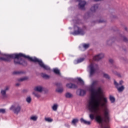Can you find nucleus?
Here are the masks:
<instances>
[{
	"mask_svg": "<svg viewBox=\"0 0 128 128\" xmlns=\"http://www.w3.org/2000/svg\"><path fill=\"white\" fill-rule=\"evenodd\" d=\"M98 84V81L94 80L89 86L90 96L88 100V106L90 110H96L98 106H106V104L108 102V98L104 96L102 88L101 87H98L96 90Z\"/></svg>",
	"mask_w": 128,
	"mask_h": 128,
	"instance_id": "obj_1",
	"label": "nucleus"
},
{
	"mask_svg": "<svg viewBox=\"0 0 128 128\" xmlns=\"http://www.w3.org/2000/svg\"><path fill=\"white\" fill-rule=\"evenodd\" d=\"M87 106L90 113L89 114V118L91 120H94L96 116V120L100 124V126L102 128H107L104 122L108 124L110 122V110L108 108V102L106 104V106L99 105L96 109L90 110L88 107V102Z\"/></svg>",
	"mask_w": 128,
	"mask_h": 128,
	"instance_id": "obj_2",
	"label": "nucleus"
},
{
	"mask_svg": "<svg viewBox=\"0 0 128 128\" xmlns=\"http://www.w3.org/2000/svg\"><path fill=\"white\" fill-rule=\"evenodd\" d=\"M22 58H28L29 60L34 62H38L40 68H42L44 70H50V68L44 64V62H42V60H39L36 58H32V57H30V56H26L22 53H20L19 54H8L6 55V58L1 57L0 58V60H4L5 62H10V59L14 58L15 64H22L23 66H26V62Z\"/></svg>",
	"mask_w": 128,
	"mask_h": 128,
	"instance_id": "obj_3",
	"label": "nucleus"
},
{
	"mask_svg": "<svg viewBox=\"0 0 128 128\" xmlns=\"http://www.w3.org/2000/svg\"><path fill=\"white\" fill-rule=\"evenodd\" d=\"M10 110L16 114H18L22 110V106L18 104H16L10 108Z\"/></svg>",
	"mask_w": 128,
	"mask_h": 128,
	"instance_id": "obj_4",
	"label": "nucleus"
},
{
	"mask_svg": "<svg viewBox=\"0 0 128 128\" xmlns=\"http://www.w3.org/2000/svg\"><path fill=\"white\" fill-rule=\"evenodd\" d=\"M74 32H72L71 34H73V36H78V34H80L81 36H84L86 32L78 28V26H74Z\"/></svg>",
	"mask_w": 128,
	"mask_h": 128,
	"instance_id": "obj_5",
	"label": "nucleus"
},
{
	"mask_svg": "<svg viewBox=\"0 0 128 128\" xmlns=\"http://www.w3.org/2000/svg\"><path fill=\"white\" fill-rule=\"evenodd\" d=\"M88 68L90 70V76H93L94 74V72H96V70L98 68V66L96 64H91L88 66Z\"/></svg>",
	"mask_w": 128,
	"mask_h": 128,
	"instance_id": "obj_6",
	"label": "nucleus"
},
{
	"mask_svg": "<svg viewBox=\"0 0 128 128\" xmlns=\"http://www.w3.org/2000/svg\"><path fill=\"white\" fill-rule=\"evenodd\" d=\"M78 8L79 10H86V2L84 0H78Z\"/></svg>",
	"mask_w": 128,
	"mask_h": 128,
	"instance_id": "obj_7",
	"label": "nucleus"
},
{
	"mask_svg": "<svg viewBox=\"0 0 128 128\" xmlns=\"http://www.w3.org/2000/svg\"><path fill=\"white\" fill-rule=\"evenodd\" d=\"M10 90V86H6L4 89L1 90L0 94L2 98H8V95H6V92Z\"/></svg>",
	"mask_w": 128,
	"mask_h": 128,
	"instance_id": "obj_8",
	"label": "nucleus"
},
{
	"mask_svg": "<svg viewBox=\"0 0 128 128\" xmlns=\"http://www.w3.org/2000/svg\"><path fill=\"white\" fill-rule=\"evenodd\" d=\"M114 84L119 92H124V86H118V82H116V80H114Z\"/></svg>",
	"mask_w": 128,
	"mask_h": 128,
	"instance_id": "obj_9",
	"label": "nucleus"
},
{
	"mask_svg": "<svg viewBox=\"0 0 128 128\" xmlns=\"http://www.w3.org/2000/svg\"><path fill=\"white\" fill-rule=\"evenodd\" d=\"M104 58V54L101 53L99 54L93 58L94 60H96V62H98V60H102Z\"/></svg>",
	"mask_w": 128,
	"mask_h": 128,
	"instance_id": "obj_10",
	"label": "nucleus"
},
{
	"mask_svg": "<svg viewBox=\"0 0 128 128\" xmlns=\"http://www.w3.org/2000/svg\"><path fill=\"white\" fill-rule=\"evenodd\" d=\"M76 94L79 96H84L86 94V90L82 89L78 90L76 91Z\"/></svg>",
	"mask_w": 128,
	"mask_h": 128,
	"instance_id": "obj_11",
	"label": "nucleus"
},
{
	"mask_svg": "<svg viewBox=\"0 0 128 128\" xmlns=\"http://www.w3.org/2000/svg\"><path fill=\"white\" fill-rule=\"evenodd\" d=\"M116 42V38H110L106 40V46H110L114 42Z\"/></svg>",
	"mask_w": 128,
	"mask_h": 128,
	"instance_id": "obj_12",
	"label": "nucleus"
},
{
	"mask_svg": "<svg viewBox=\"0 0 128 128\" xmlns=\"http://www.w3.org/2000/svg\"><path fill=\"white\" fill-rule=\"evenodd\" d=\"M98 4H94L91 8H90V10L92 12H96V10H98Z\"/></svg>",
	"mask_w": 128,
	"mask_h": 128,
	"instance_id": "obj_13",
	"label": "nucleus"
},
{
	"mask_svg": "<svg viewBox=\"0 0 128 128\" xmlns=\"http://www.w3.org/2000/svg\"><path fill=\"white\" fill-rule=\"evenodd\" d=\"M66 88H78V86L76 85V84H74L72 83H68L66 85Z\"/></svg>",
	"mask_w": 128,
	"mask_h": 128,
	"instance_id": "obj_14",
	"label": "nucleus"
},
{
	"mask_svg": "<svg viewBox=\"0 0 128 128\" xmlns=\"http://www.w3.org/2000/svg\"><path fill=\"white\" fill-rule=\"evenodd\" d=\"M43 88L44 86H38L34 88V90H35V92H42Z\"/></svg>",
	"mask_w": 128,
	"mask_h": 128,
	"instance_id": "obj_15",
	"label": "nucleus"
},
{
	"mask_svg": "<svg viewBox=\"0 0 128 128\" xmlns=\"http://www.w3.org/2000/svg\"><path fill=\"white\" fill-rule=\"evenodd\" d=\"M120 38L122 40V42L125 44H128V38L126 36L124 35H120Z\"/></svg>",
	"mask_w": 128,
	"mask_h": 128,
	"instance_id": "obj_16",
	"label": "nucleus"
},
{
	"mask_svg": "<svg viewBox=\"0 0 128 128\" xmlns=\"http://www.w3.org/2000/svg\"><path fill=\"white\" fill-rule=\"evenodd\" d=\"M13 74H17L18 76H22V74H26V72L22 70L15 71L13 72Z\"/></svg>",
	"mask_w": 128,
	"mask_h": 128,
	"instance_id": "obj_17",
	"label": "nucleus"
},
{
	"mask_svg": "<svg viewBox=\"0 0 128 128\" xmlns=\"http://www.w3.org/2000/svg\"><path fill=\"white\" fill-rule=\"evenodd\" d=\"M28 80V76H26L21 78H19L17 79V80L19 82H24L26 80Z\"/></svg>",
	"mask_w": 128,
	"mask_h": 128,
	"instance_id": "obj_18",
	"label": "nucleus"
},
{
	"mask_svg": "<svg viewBox=\"0 0 128 128\" xmlns=\"http://www.w3.org/2000/svg\"><path fill=\"white\" fill-rule=\"evenodd\" d=\"M80 122H82V124H88V126H90L92 122L90 121H86L84 119V118H81Z\"/></svg>",
	"mask_w": 128,
	"mask_h": 128,
	"instance_id": "obj_19",
	"label": "nucleus"
},
{
	"mask_svg": "<svg viewBox=\"0 0 128 128\" xmlns=\"http://www.w3.org/2000/svg\"><path fill=\"white\" fill-rule=\"evenodd\" d=\"M90 16H92V13L90 12H87L84 16V20H88L90 18Z\"/></svg>",
	"mask_w": 128,
	"mask_h": 128,
	"instance_id": "obj_20",
	"label": "nucleus"
},
{
	"mask_svg": "<svg viewBox=\"0 0 128 128\" xmlns=\"http://www.w3.org/2000/svg\"><path fill=\"white\" fill-rule=\"evenodd\" d=\"M78 122V118H74L71 124H73V126H76V124Z\"/></svg>",
	"mask_w": 128,
	"mask_h": 128,
	"instance_id": "obj_21",
	"label": "nucleus"
},
{
	"mask_svg": "<svg viewBox=\"0 0 128 128\" xmlns=\"http://www.w3.org/2000/svg\"><path fill=\"white\" fill-rule=\"evenodd\" d=\"M65 96L66 98H72L74 96L70 92H67L65 94Z\"/></svg>",
	"mask_w": 128,
	"mask_h": 128,
	"instance_id": "obj_22",
	"label": "nucleus"
},
{
	"mask_svg": "<svg viewBox=\"0 0 128 128\" xmlns=\"http://www.w3.org/2000/svg\"><path fill=\"white\" fill-rule=\"evenodd\" d=\"M38 117L37 116H32L30 117V120H33V122H36L38 120Z\"/></svg>",
	"mask_w": 128,
	"mask_h": 128,
	"instance_id": "obj_23",
	"label": "nucleus"
},
{
	"mask_svg": "<svg viewBox=\"0 0 128 128\" xmlns=\"http://www.w3.org/2000/svg\"><path fill=\"white\" fill-rule=\"evenodd\" d=\"M110 100L112 104H114L116 102V98L111 95L110 96Z\"/></svg>",
	"mask_w": 128,
	"mask_h": 128,
	"instance_id": "obj_24",
	"label": "nucleus"
},
{
	"mask_svg": "<svg viewBox=\"0 0 128 128\" xmlns=\"http://www.w3.org/2000/svg\"><path fill=\"white\" fill-rule=\"evenodd\" d=\"M41 76L43 78H50V76L46 74L42 73Z\"/></svg>",
	"mask_w": 128,
	"mask_h": 128,
	"instance_id": "obj_25",
	"label": "nucleus"
},
{
	"mask_svg": "<svg viewBox=\"0 0 128 128\" xmlns=\"http://www.w3.org/2000/svg\"><path fill=\"white\" fill-rule=\"evenodd\" d=\"M58 104H54L53 106H52V109L54 111L56 112L58 110Z\"/></svg>",
	"mask_w": 128,
	"mask_h": 128,
	"instance_id": "obj_26",
	"label": "nucleus"
},
{
	"mask_svg": "<svg viewBox=\"0 0 128 128\" xmlns=\"http://www.w3.org/2000/svg\"><path fill=\"white\" fill-rule=\"evenodd\" d=\"M103 76L105 78H107V80H110V75L108 74L104 73Z\"/></svg>",
	"mask_w": 128,
	"mask_h": 128,
	"instance_id": "obj_27",
	"label": "nucleus"
},
{
	"mask_svg": "<svg viewBox=\"0 0 128 128\" xmlns=\"http://www.w3.org/2000/svg\"><path fill=\"white\" fill-rule=\"evenodd\" d=\"M53 72L56 74H60V70L58 69V68H54Z\"/></svg>",
	"mask_w": 128,
	"mask_h": 128,
	"instance_id": "obj_28",
	"label": "nucleus"
},
{
	"mask_svg": "<svg viewBox=\"0 0 128 128\" xmlns=\"http://www.w3.org/2000/svg\"><path fill=\"white\" fill-rule=\"evenodd\" d=\"M56 92H59V94H62L64 92V88H57L56 89Z\"/></svg>",
	"mask_w": 128,
	"mask_h": 128,
	"instance_id": "obj_29",
	"label": "nucleus"
},
{
	"mask_svg": "<svg viewBox=\"0 0 128 128\" xmlns=\"http://www.w3.org/2000/svg\"><path fill=\"white\" fill-rule=\"evenodd\" d=\"M44 120L46 122H52L53 120L52 118H45Z\"/></svg>",
	"mask_w": 128,
	"mask_h": 128,
	"instance_id": "obj_30",
	"label": "nucleus"
},
{
	"mask_svg": "<svg viewBox=\"0 0 128 128\" xmlns=\"http://www.w3.org/2000/svg\"><path fill=\"white\" fill-rule=\"evenodd\" d=\"M26 102L28 103V104H30V102H32V98L29 96L28 97H27L26 98Z\"/></svg>",
	"mask_w": 128,
	"mask_h": 128,
	"instance_id": "obj_31",
	"label": "nucleus"
},
{
	"mask_svg": "<svg viewBox=\"0 0 128 128\" xmlns=\"http://www.w3.org/2000/svg\"><path fill=\"white\" fill-rule=\"evenodd\" d=\"M32 94L36 98H40V94L36 93V92H33Z\"/></svg>",
	"mask_w": 128,
	"mask_h": 128,
	"instance_id": "obj_32",
	"label": "nucleus"
},
{
	"mask_svg": "<svg viewBox=\"0 0 128 128\" xmlns=\"http://www.w3.org/2000/svg\"><path fill=\"white\" fill-rule=\"evenodd\" d=\"M120 60H123L124 62H125L126 64H128V58H126L122 57L120 58Z\"/></svg>",
	"mask_w": 128,
	"mask_h": 128,
	"instance_id": "obj_33",
	"label": "nucleus"
},
{
	"mask_svg": "<svg viewBox=\"0 0 128 128\" xmlns=\"http://www.w3.org/2000/svg\"><path fill=\"white\" fill-rule=\"evenodd\" d=\"M84 60V58H80L77 60V64H80Z\"/></svg>",
	"mask_w": 128,
	"mask_h": 128,
	"instance_id": "obj_34",
	"label": "nucleus"
},
{
	"mask_svg": "<svg viewBox=\"0 0 128 128\" xmlns=\"http://www.w3.org/2000/svg\"><path fill=\"white\" fill-rule=\"evenodd\" d=\"M78 82H80V84H82V86H83V84H84V80H82L81 78H78Z\"/></svg>",
	"mask_w": 128,
	"mask_h": 128,
	"instance_id": "obj_35",
	"label": "nucleus"
},
{
	"mask_svg": "<svg viewBox=\"0 0 128 128\" xmlns=\"http://www.w3.org/2000/svg\"><path fill=\"white\" fill-rule=\"evenodd\" d=\"M42 92H44V94H48V89L43 87Z\"/></svg>",
	"mask_w": 128,
	"mask_h": 128,
	"instance_id": "obj_36",
	"label": "nucleus"
},
{
	"mask_svg": "<svg viewBox=\"0 0 128 128\" xmlns=\"http://www.w3.org/2000/svg\"><path fill=\"white\" fill-rule=\"evenodd\" d=\"M120 50H122L124 52H126V46H120Z\"/></svg>",
	"mask_w": 128,
	"mask_h": 128,
	"instance_id": "obj_37",
	"label": "nucleus"
},
{
	"mask_svg": "<svg viewBox=\"0 0 128 128\" xmlns=\"http://www.w3.org/2000/svg\"><path fill=\"white\" fill-rule=\"evenodd\" d=\"M99 22L100 24H104V23L106 22V20H104L101 19L99 20Z\"/></svg>",
	"mask_w": 128,
	"mask_h": 128,
	"instance_id": "obj_38",
	"label": "nucleus"
},
{
	"mask_svg": "<svg viewBox=\"0 0 128 128\" xmlns=\"http://www.w3.org/2000/svg\"><path fill=\"white\" fill-rule=\"evenodd\" d=\"M83 47L84 48H90V44H83Z\"/></svg>",
	"mask_w": 128,
	"mask_h": 128,
	"instance_id": "obj_39",
	"label": "nucleus"
},
{
	"mask_svg": "<svg viewBox=\"0 0 128 128\" xmlns=\"http://www.w3.org/2000/svg\"><path fill=\"white\" fill-rule=\"evenodd\" d=\"M124 80H120L119 83H118V86H122V84H124Z\"/></svg>",
	"mask_w": 128,
	"mask_h": 128,
	"instance_id": "obj_40",
	"label": "nucleus"
},
{
	"mask_svg": "<svg viewBox=\"0 0 128 128\" xmlns=\"http://www.w3.org/2000/svg\"><path fill=\"white\" fill-rule=\"evenodd\" d=\"M109 62L110 64H114V59L110 58L109 59Z\"/></svg>",
	"mask_w": 128,
	"mask_h": 128,
	"instance_id": "obj_41",
	"label": "nucleus"
},
{
	"mask_svg": "<svg viewBox=\"0 0 128 128\" xmlns=\"http://www.w3.org/2000/svg\"><path fill=\"white\" fill-rule=\"evenodd\" d=\"M6 114V109L1 108L0 109V114Z\"/></svg>",
	"mask_w": 128,
	"mask_h": 128,
	"instance_id": "obj_42",
	"label": "nucleus"
},
{
	"mask_svg": "<svg viewBox=\"0 0 128 128\" xmlns=\"http://www.w3.org/2000/svg\"><path fill=\"white\" fill-rule=\"evenodd\" d=\"M113 74H118V76H119L120 78V74H118V72H116V71H114V70H112Z\"/></svg>",
	"mask_w": 128,
	"mask_h": 128,
	"instance_id": "obj_43",
	"label": "nucleus"
},
{
	"mask_svg": "<svg viewBox=\"0 0 128 128\" xmlns=\"http://www.w3.org/2000/svg\"><path fill=\"white\" fill-rule=\"evenodd\" d=\"M56 86H62V83L60 82L56 83Z\"/></svg>",
	"mask_w": 128,
	"mask_h": 128,
	"instance_id": "obj_44",
	"label": "nucleus"
},
{
	"mask_svg": "<svg viewBox=\"0 0 128 128\" xmlns=\"http://www.w3.org/2000/svg\"><path fill=\"white\" fill-rule=\"evenodd\" d=\"M103 124H105L107 128H109L108 125V124H107L108 123H106V122L104 123V122H103Z\"/></svg>",
	"mask_w": 128,
	"mask_h": 128,
	"instance_id": "obj_45",
	"label": "nucleus"
},
{
	"mask_svg": "<svg viewBox=\"0 0 128 128\" xmlns=\"http://www.w3.org/2000/svg\"><path fill=\"white\" fill-rule=\"evenodd\" d=\"M20 83H17V84H16V86H20Z\"/></svg>",
	"mask_w": 128,
	"mask_h": 128,
	"instance_id": "obj_46",
	"label": "nucleus"
},
{
	"mask_svg": "<svg viewBox=\"0 0 128 128\" xmlns=\"http://www.w3.org/2000/svg\"><path fill=\"white\" fill-rule=\"evenodd\" d=\"M124 30H126V32H128V28L124 27Z\"/></svg>",
	"mask_w": 128,
	"mask_h": 128,
	"instance_id": "obj_47",
	"label": "nucleus"
},
{
	"mask_svg": "<svg viewBox=\"0 0 128 128\" xmlns=\"http://www.w3.org/2000/svg\"><path fill=\"white\" fill-rule=\"evenodd\" d=\"M24 92H28V90H24Z\"/></svg>",
	"mask_w": 128,
	"mask_h": 128,
	"instance_id": "obj_48",
	"label": "nucleus"
},
{
	"mask_svg": "<svg viewBox=\"0 0 128 128\" xmlns=\"http://www.w3.org/2000/svg\"><path fill=\"white\" fill-rule=\"evenodd\" d=\"M94 2H98V0H94Z\"/></svg>",
	"mask_w": 128,
	"mask_h": 128,
	"instance_id": "obj_49",
	"label": "nucleus"
}]
</instances>
